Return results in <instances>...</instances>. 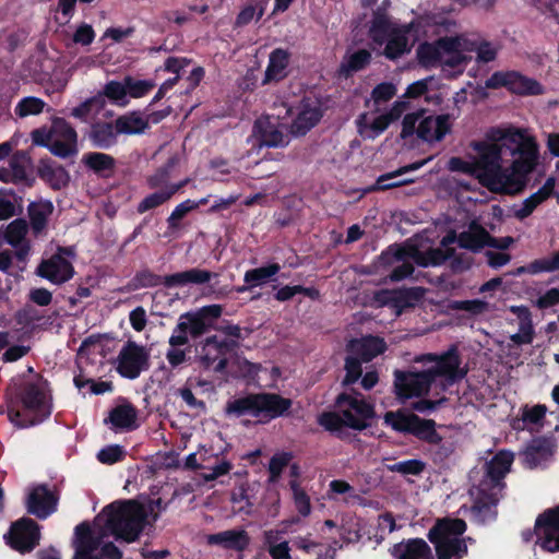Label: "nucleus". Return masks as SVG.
Instances as JSON below:
<instances>
[{"instance_id":"1","label":"nucleus","mask_w":559,"mask_h":559,"mask_svg":"<svg viewBox=\"0 0 559 559\" xmlns=\"http://www.w3.org/2000/svg\"><path fill=\"white\" fill-rule=\"evenodd\" d=\"M147 510L134 499L116 500L103 508L94 519V533L102 539L112 536L117 542H136L147 523Z\"/></svg>"},{"instance_id":"2","label":"nucleus","mask_w":559,"mask_h":559,"mask_svg":"<svg viewBox=\"0 0 559 559\" xmlns=\"http://www.w3.org/2000/svg\"><path fill=\"white\" fill-rule=\"evenodd\" d=\"M49 391V382L41 374L37 373L33 379L22 381L8 404L9 420L20 429L47 420L52 413Z\"/></svg>"},{"instance_id":"3","label":"nucleus","mask_w":559,"mask_h":559,"mask_svg":"<svg viewBox=\"0 0 559 559\" xmlns=\"http://www.w3.org/2000/svg\"><path fill=\"white\" fill-rule=\"evenodd\" d=\"M498 139L513 157L508 167L509 195L522 192L530 180V175L539 164V145L535 136L525 129L508 128L498 130Z\"/></svg>"},{"instance_id":"4","label":"nucleus","mask_w":559,"mask_h":559,"mask_svg":"<svg viewBox=\"0 0 559 559\" xmlns=\"http://www.w3.org/2000/svg\"><path fill=\"white\" fill-rule=\"evenodd\" d=\"M335 406L340 413L323 412L317 419L318 424L332 435L341 428L366 430L371 427V420L377 416L374 405L354 389L349 393H340L335 399Z\"/></svg>"},{"instance_id":"5","label":"nucleus","mask_w":559,"mask_h":559,"mask_svg":"<svg viewBox=\"0 0 559 559\" xmlns=\"http://www.w3.org/2000/svg\"><path fill=\"white\" fill-rule=\"evenodd\" d=\"M293 401L273 392L247 393L246 395L228 400L224 407L227 417L240 418L251 416L259 424H269L271 420L289 415Z\"/></svg>"},{"instance_id":"6","label":"nucleus","mask_w":559,"mask_h":559,"mask_svg":"<svg viewBox=\"0 0 559 559\" xmlns=\"http://www.w3.org/2000/svg\"><path fill=\"white\" fill-rule=\"evenodd\" d=\"M466 530L467 524L462 519H438L427 534L437 559H462L467 556L466 539L462 537Z\"/></svg>"},{"instance_id":"7","label":"nucleus","mask_w":559,"mask_h":559,"mask_svg":"<svg viewBox=\"0 0 559 559\" xmlns=\"http://www.w3.org/2000/svg\"><path fill=\"white\" fill-rule=\"evenodd\" d=\"M33 145L47 148L56 157L67 159L78 155V132L64 119L56 117L49 127L43 126L31 132Z\"/></svg>"},{"instance_id":"8","label":"nucleus","mask_w":559,"mask_h":559,"mask_svg":"<svg viewBox=\"0 0 559 559\" xmlns=\"http://www.w3.org/2000/svg\"><path fill=\"white\" fill-rule=\"evenodd\" d=\"M474 148L478 153L475 162L479 183L492 192L509 194L508 167L501 165L502 142H476Z\"/></svg>"},{"instance_id":"9","label":"nucleus","mask_w":559,"mask_h":559,"mask_svg":"<svg viewBox=\"0 0 559 559\" xmlns=\"http://www.w3.org/2000/svg\"><path fill=\"white\" fill-rule=\"evenodd\" d=\"M421 361L433 362V366L426 369V372L430 373L433 384L440 378L439 385L442 391L460 382L467 374V370L461 368L462 360L455 345L441 354H426L421 357Z\"/></svg>"},{"instance_id":"10","label":"nucleus","mask_w":559,"mask_h":559,"mask_svg":"<svg viewBox=\"0 0 559 559\" xmlns=\"http://www.w3.org/2000/svg\"><path fill=\"white\" fill-rule=\"evenodd\" d=\"M485 86L490 90L504 87L519 96H538L545 93V87L537 80L515 70L493 72L486 80Z\"/></svg>"},{"instance_id":"11","label":"nucleus","mask_w":559,"mask_h":559,"mask_svg":"<svg viewBox=\"0 0 559 559\" xmlns=\"http://www.w3.org/2000/svg\"><path fill=\"white\" fill-rule=\"evenodd\" d=\"M5 544L21 555L32 552L40 542V525L33 519L23 516L11 523L3 536Z\"/></svg>"},{"instance_id":"12","label":"nucleus","mask_w":559,"mask_h":559,"mask_svg":"<svg viewBox=\"0 0 559 559\" xmlns=\"http://www.w3.org/2000/svg\"><path fill=\"white\" fill-rule=\"evenodd\" d=\"M117 372L126 379L134 380L140 377L143 371L148 370L150 354L145 347L139 345L134 341H128L118 355Z\"/></svg>"},{"instance_id":"13","label":"nucleus","mask_w":559,"mask_h":559,"mask_svg":"<svg viewBox=\"0 0 559 559\" xmlns=\"http://www.w3.org/2000/svg\"><path fill=\"white\" fill-rule=\"evenodd\" d=\"M394 377L395 394L401 400L423 396L429 392L433 384L430 373L426 370L419 372L395 370Z\"/></svg>"},{"instance_id":"14","label":"nucleus","mask_w":559,"mask_h":559,"mask_svg":"<svg viewBox=\"0 0 559 559\" xmlns=\"http://www.w3.org/2000/svg\"><path fill=\"white\" fill-rule=\"evenodd\" d=\"M536 544L547 552L559 551V504L545 510L536 519Z\"/></svg>"},{"instance_id":"15","label":"nucleus","mask_w":559,"mask_h":559,"mask_svg":"<svg viewBox=\"0 0 559 559\" xmlns=\"http://www.w3.org/2000/svg\"><path fill=\"white\" fill-rule=\"evenodd\" d=\"M237 346L235 341H219L216 335L205 338L200 350V361L204 368L224 372L228 366L227 354Z\"/></svg>"},{"instance_id":"16","label":"nucleus","mask_w":559,"mask_h":559,"mask_svg":"<svg viewBox=\"0 0 559 559\" xmlns=\"http://www.w3.org/2000/svg\"><path fill=\"white\" fill-rule=\"evenodd\" d=\"M58 501V495L50 490L48 485L40 484L29 491L26 499V510L37 519L45 520L57 511Z\"/></svg>"},{"instance_id":"17","label":"nucleus","mask_w":559,"mask_h":559,"mask_svg":"<svg viewBox=\"0 0 559 559\" xmlns=\"http://www.w3.org/2000/svg\"><path fill=\"white\" fill-rule=\"evenodd\" d=\"M206 543L210 546H217L224 550L236 551V559H243L242 552L249 548L251 537L245 528L240 527L209 534Z\"/></svg>"},{"instance_id":"18","label":"nucleus","mask_w":559,"mask_h":559,"mask_svg":"<svg viewBox=\"0 0 559 559\" xmlns=\"http://www.w3.org/2000/svg\"><path fill=\"white\" fill-rule=\"evenodd\" d=\"M514 455L511 451L500 450L485 465L486 473L480 483H486L491 489L502 491L503 481L513 463Z\"/></svg>"},{"instance_id":"19","label":"nucleus","mask_w":559,"mask_h":559,"mask_svg":"<svg viewBox=\"0 0 559 559\" xmlns=\"http://www.w3.org/2000/svg\"><path fill=\"white\" fill-rule=\"evenodd\" d=\"M103 543L102 536H97L88 522L84 521L74 530V555L72 559H102L95 551Z\"/></svg>"},{"instance_id":"20","label":"nucleus","mask_w":559,"mask_h":559,"mask_svg":"<svg viewBox=\"0 0 559 559\" xmlns=\"http://www.w3.org/2000/svg\"><path fill=\"white\" fill-rule=\"evenodd\" d=\"M36 274L55 285H61L73 277L74 267L61 254H52L38 264Z\"/></svg>"},{"instance_id":"21","label":"nucleus","mask_w":559,"mask_h":559,"mask_svg":"<svg viewBox=\"0 0 559 559\" xmlns=\"http://www.w3.org/2000/svg\"><path fill=\"white\" fill-rule=\"evenodd\" d=\"M452 122L449 114L427 116L419 119L417 136L428 143L440 142L451 132Z\"/></svg>"},{"instance_id":"22","label":"nucleus","mask_w":559,"mask_h":559,"mask_svg":"<svg viewBox=\"0 0 559 559\" xmlns=\"http://www.w3.org/2000/svg\"><path fill=\"white\" fill-rule=\"evenodd\" d=\"M500 492L499 490L489 488L486 483H479L477 497L472 506V512L479 522L485 523L488 520L496 519L497 512L495 508L499 502Z\"/></svg>"},{"instance_id":"23","label":"nucleus","mask_w":559,"mask_h":559,"mask_svg":"<svg viewBox=\"0 0 559 559\" xmlns=\"http://www.w3.org/2000/svg\"><path fill=\"white\" fill-rule=\"evenodd\" d=\"M427 162H428V159L417 160V162L411 163L408 165L401 166L396 170L385 173V174L379 176L373 185L365 188L364 193L386 191L390 189L400 188V187L409 185V183L414 182L413 179H402V180H392V179H395L396 177H400L404 174L418 170Z\"/></svg>"},{"instance_id":"24","label":"nucleus","mask_w":559,"mask_h":559,"mask_svg":"<svg viewBox=\"0 0 559 559\" xmlns=\"http://www.w3.org/2000/svg\"><path fill=\"white\" fill-rule=\"evenodd\" d=\"M119 133L115 121L97 120L90 126L86 138L92 147L98 150H110L118 144Z\"/></svg>"},{"instance_id":"25","label":"nucleus","mask_w":559,"mask_h":559,"mask_svg":"<svg viewBox=\"0 0 559 559\" xmlns=\"http://www.w3.org/2000/svg\"><path fill=\"white\" fill-rule=\"evenodd\" d=\"M386 344L383 338L373 335L353 338L346 345V352L358 357L364 362H369L378 355L385 352Z\"/></svg>"},{"instance_id":"26","label":"nucleus","mask_w":559,"mask_h":559,"mask_svg":"<svg viewBox=\"0 0 559 559\" xmlns=\"http://www.w3.org/2000/svg\"><path fill=\"white\" fill-rule=\"evenodd\" d=\"M104 421L105 424H110L111 429L115 431L129 432L138 429L140 426L138 423V409L128 401L112 407Z\"/></svg>"},{"instance_id":"27","label":"nucleus","mask_w":559,"mask_h":559,"mask_svg":"<svg viewBox=\"0 0 559 559\" xmlns=\"http://www.w3.org/2000/svg\"><path fill=\"white\" fill-rule=\"evenodd\" d=\"M216 277H218V274L215 272L192 267L182 272L166 275V288L203 285Z\"/></svg>"},{"instance_id":"28","label":"nucleus","mask_w":559,"mask_h":559,"mask_svg":"<svg viewBox=\"0 0 559 559\" xmlns=\"http://www.w3.org/2000/svg\"><path fill=\"white\" fill-rule=\"evenodd\" d=\"M406 257L407 251L405 248L402 247H397L395 249L389 247L388 250L381 253L380 259L385 264H392L394 262L401 261L403 262L402 264L395 266L389 274V278L391 282H401L413 275L415 267L411 262L405 261Z\"/></svg>"},{"instance_id":"29","label":"nucleus","mask_w":559,"mask_h":559,"mask_svg":"<svg viewBox=\"0 0 559 559\" xmlns=\"http://www.w3.org/2000/svg\"><path fill=\"white\" fill-rule=\"evenodd\" d=\"M81 162L86 169L103 179L111 178L117 166L116 158L104 152L84 153Z\"/></svg>"},{"instance_id":"30","label":"nucleus","mask_w":559,"mask_h":559,"mask_svg":"<svg viewBox=\"0 0 559 559\" xmlns=\"http://www.w3.org/2000/svg\"><path fill=\"white\" fill-rule=\"evenodd\" d=\"M290 62V53L287 49L275 48L269 56V63L264 72L262 84L280 82L287 76V68Z\"/></svg>"},{"instance_id":"31","label":"nucleus","mask_w":559,"mask_h":559,"mask_svg":"<svg viewBox=\"0 0 559 559\" xmlns=\"http://www.w3.org/2000/svg\"><path fill=\"white\" fill-rule=\"evenodd\" d=\"M391 554L397 559H433L430 546L423 538H409L397 543Z\"/></svg>"},{"instance_id":"32","label":"nucleus","mask_w":559,"mask_h":559,"mask_svg":"<svg viewBox=\"0 0 559 559\" xmlns=\"http://www.w3.org/2000/svg\"><path fill=\"white\" fill-rule=\"evenodd\" d=\"M37 175L53 190H60L68 186L70 176L63 166H53L50 158H41L37 166Z\"/></svg>"},{"instance_id":"33","label":"nucleus","mask_w":559,"mask_h":559,"mask_svg":"<svg viewBox=\"0 0 559 559\" xmlns=\"http://www.w3.org/2000/svg\"><path fill=\"white\" fill-rule=\"evenodd\" d=\"M413 24H405L393 28V32L385 39L386 44L383 55L389 60H396L403 55L407 53L411 49L408 47V37Z\"/></svg>"},{"instance_id":"34","label":"nucleus","mask_w":559,"mask_h":559,"mask_svg":"<svg viewBox=\"0 0 559 559\" xmlns=\"http://www.w3.org/2000/svg\"><path fill=\"white\" fill-rule=\"evenodd\" d=\"M371 52L367 49H358L350 55H345L336 70V76L348 80L356 72L366 69L371 62Z\"/></svg>"},{"instance_id":"35","label":"nucleus","mask_w":559,"mask_h":559,"mask_svg":"<svg viewBox=\"0 0 559 559\" xmlns=\"http://www.w3.org/2000/svg\"><path fill=\"white\" fill-rule=\"evenodd\" d=\"M114 121L119 135H140L150 129L148 119L136 110L120 115Z\"/></svg>"},{"instance_id":"36","label":"nucleus","mask_w":559,"mask_h":559,"mask_svg":"<svg viewBox=\"0 0 559 559\" xmlns=\"http://www.w3.org/2000/svg\"><path fill=\"white\" fill-rule=\"evenodd\" d=\"M556 178L550 176L545 183L533 194L526 198L520 210L515 212V217L524 219L528 217L535 209L555 194Z\"/></svg>"},{"instance_id":"37","label":"nucleus","mask_w":559,"mask_h":559,"mask_svg":"<svg viewBox=\"0 0 559 559\" xmlns=\"http://www.w3.org/2000/svg\"><path fill=\"white\" fill-rule=\"evenodd\" d=\"M53 212V204L49 200L31 202L27 206L29 224L34 236L45 231L48 218Z\"/></svg>"},{"instance_id":"38","label":"nucleus","mask_w":559,"mask_h":559,"mask_svg":"<svg viewBox=\"0 0 559 559\" xmlns=\"http://www.w3.org/2000/svg\"><path fill=\"white\" fill-rule=\"evenodd\" d=\"M487 236L488 230L476 221H473L468 225L467 230L460 233V248L478 253L486 247Z\"/></svg>"},{"instance_id":"39","label":"nucleus","mask_w":559,"mask_h":559,"mask_svg":"<svg viewBox=\"0 0 559 559\" xmlns=\"http://www.w3.org/2000/svg\"><path fill=\"white\" fill-rule=\"evenodd\" d=\"M188 180H181L179 182L173 183L169 187H166V189L157 190L145 198L138 204L136 212L139 214H143L150 210H154L163 204H165L167 201H169L179 190H181L186 185Z\"/></svg>"},{"instance_id":"40","label":"nucleus","mask_w":559,"mask_h":559,"mask_svg":"<svg viewBox=\"0 0 559 559\" xmlns=\"http://www.w3.org/2000/svg\"><path fill=\"white\" fill-rule=\"evenodd\" d=\"M552 443L547 438H536L526 447L523 452V460L526 466L534 468L552 455Z\"/></svg>"},{"instance_id":"41","label":"nucleus","mask_w":559,"mask_h":559,"mask_svg":"<svg viewBox=\"0 0 559 559\" xmlns=\"http://www.w3.org/2000/svg\"><path fill=\"white\" fill-rule=\"evenodd\" d=\"M426 294V288L420 286L394 288V310L401 314L408 308L419 305Z\"/></svg>"},{"instance_id":"42","label":"nucleus","mask_w":559,"mask_h":559,"mask_svg":"<svg viewBox=\"0 0 559 559\" xmlns=\"http://www.w3.org/2000/svg\"><path fill=\"white\" fill-rule=\"evenodd\" d=\"M10 171L20 183H25L32 187L34 178L28 175V169L32 167V157L28 152L20 150L12 154L9 160Z\"/></svg>"},{"instance_id":"43","label":"nucleus","mask_w":559,"mask_h":559,"mask_svg":"<svg viewBox=\"0 0 559 559\" xmlns=\"http://www.w3.org/2000/svg\"><path fill=\"white\" fill-rule=\"evenodd\" d=\"M160 285L166 287V275H158L148 267H144L135 272L133 277L127 283L124 289L127 292H134L142 288H154Z\"/></svg>"},{"instance_id":"44","label":"nucleus","mask_w":559,"mask_h":559,"mask_svg":"<svg viewBox=\"0 0 559 559\" xmlns=\"http://www.w3.org/2000/svg\"><path fill=\"white\" fill-rule=\"evenodd\" d=\"M323 114L320 106H312L309 103L302 105V108L293 122V129L299 134H306L319 123Z\"/></svg>"},{"instance_id":"45","label":"nucleus","mask_w":559,"mask_h":559,"mask_svg":"<svg viewBox=\"0 0 559 559\" xmlns=\"http://www.w3.org/2000/svg\"><path fill=\"white\" fill-rule=\"evenodd\" d=\"M414 420L411 435L428 444L440 443L442 436L436 430V421L433 419L421 418L417 415Z\"/></svg>"},{"instance_id":"46","label":"nucleus","mask_w":559,"mask_h":559,"mask_svg":"<svg viewBox=\"0 0 559 559\" xmlns=\"http://www.w3.org/2000/svg\"><path fill=\"white\" fill-rule=\"evenodd\" d=\"M416 414L414 413H405L402 409L399 411H389L384 414V423L397 432L408 433L411 435L414 419H416Z\"/></svg>"},{"instance_id":"47","label":"nucleus","mask_w":559,"mask_h":559,"mask_svg":"<svg viewBox=\"0 0 559 559\" xmlns=\"http://www.w3.org/2000/svg\"><path fill=\"white\" fill-rule=\"evenodd\" d=\"M231 376L236 379L246 380L247 382H252L258 378V374L261 370L260 364H254L246 358L237 357L230 364Z\"/></svg>"},{"instance_id":"48","label":"nucleus","mask_w":559,"mask_h":559,"mask_svg":"<svg viewBox=\"0 0 559 559\" xmlns=\"http://www.w3.org/2000/svg\"><path fill=\"white\" fill-rule=\"evenodd\" d=\"M281 270L278 263H270L264 266L248 270L245 273L243 282L250 286H259L266 283L271 277L276 275Z\"/></svg>"},{"instance_id":"49","label":"nucleus","mask_w":559,"mask_h":559,"mask_svg":"<svg viewBox=\"0 0 559 559\" xmlns=\"http://www.w3.org/2000/svg\"><path fill=\"white\" fill-rule=\"evenodd\" d=\"M385 468L392 473H399L407 476H419L426 469V463L418 459H411L406 461H400L394 464H386Z\"/></svg>"},{"instance_id":"50","label":"nucleus","mask_w":559,"mask_h":559,"mask_svg":"<svg viewBox=\"0 0 559 559\" xmlns=\"http://www.w3.org/2000/svg\"><path fill=\"white\" fill-rule=\"evenodd\" d=\"M46 103L34 96H27L22 98L15 106L14 112L20 118H25L28 116L39 115L43 112Z\"/></svg>"},{"instance_id":"51","label":"nucleus","mask_w":559,"mask_h":559,"mask_svg":"<svg viewBox=\"0 0 559 559\" xmlns=\"http://www.w3.org/2000/svg\"><path fill=\"white\" fill-rule=\"evenodd\" d=\"M364 361L358 359V357L353 356L352 354L347 353V356L345 357V377L342 380L343 386H349L354 383H356L360 377L362 376V365Z\"/></svg>"},{"instance_id":"52","label":"nucleus","mask_w":559,"mask_h":559,"mask_svg":"<svg viewBox=\"0 0 559 559\" xmlns=\"http://www.w3.org/2000/svg\"><path fill=\"white\" fill-rule=\"evenodd\" d=\"M393 28L390 19H372L369 26V34L374 43L382 45L393 32Z\"/></svg>"},{"instance_id":"53","label":"nucleus","mask_w":559,"mask_h":559,"mask_svg":"<svg viewBox=\"0 0 559 559\" xmlns=\"http://www.w3.org/2000/svg\"><path fill=\"white\" fill-rule=\"evenodd\" d=\"M417 58L424 66H435L441 63L442 56L440 53L437 41L433 44L424 43L417 49Z\"/></svg>"},{"instance_id":"54","label":"nucleus","mask_w":559,"mask_h":559,"mask_svg":"<svg viewBox=\"0 0 559 559\" xmlns=\"http://www.w3.org/2000/svg\"><path fill=\"white\" fill-rule=\"evenodd\" d=\"M293 454L290 452H280L274 454L269 462V478L274 483L281 477L284 468L290 463Z\"/></svg>"},{"instance_id":"55","label":"nucleus","mask_w":559,"mask_h":559,"mask_svg":"<svg viewBox=\"0 0 559 559\" xmlns=\"http://www.w3.org/2000/svg\"><path fill=\"white\" fill-rule=\"evenodd\" d=\"M198 209V204L193 200H186L179 203L170 213L167 218V226L171 230H177L180 228V221L191 211Z\"/></svg>"},{"instance_id":"56","label":"nucleus","mask_w":559,"mask_h":559,"mask_svg":"<svg viewBox=\"0 0 559 559\" xmlns=\"http://www.w3.org/2000/svg\"><path fill=\"white\" fill-rule=\"evenodd\" d=\"M450 308L456 311H466L473 316H479L488 311L489 304L481 299L453 300Z\"/></svg>"},{"instance_id":"57","label":"nucleus","mask_w":559,"mask_h":559,"mask_svg":"<svg viewBox=\"0 0 559 559\" xmlns=\"http://www.w3.org/2000/svg\"><path fill=\"white\" fill-rule=\"evenodd\" d=\"M127 451L122 445L110 444L100 449L96 455L97 460L106 465H112L126 459Z\"/></svg>"},{"instance_id":"58","label":"nucleus","mask_w":559,"mask_h":559,"mask_svg":"<svg viewBox=\"0 0 559 559\" xmlns=\"http://www.w3.org/2000/svg\"><path fill=\"white\" fill-rule=\"evenodd\" d=\"M26 233V222L22 218H16L7 226L4 239L9 245L16 247L24 239Z\"/></svg>"},{"instance_id":"59","label":"nucleus","mask_w":559,"mask_h":559,"mask_svg":"<svg viewBox=\"0 0 559 559\" xmlns=\"http://www.w3.org/2000/svg\"><path fill=\"white\" fill-rule=\"evenodd\" d=\"M124 82L127 86V95H130L132 98H140L145 96L155 86L153 81L135 80L130 75L124 78Z\"/></svg>"},{"instance_id":"60","label":"nucleus","mask_w":559,"mask_h":559,"mask_svg":"<svg viewBox=\"0 0 559 559\" xmlns=\"http://www.w3.org/2000/svg\"><path fill=\"white\" fill-rule=\"evenodd\" d=\"M186 319V326L189 334L192 337H199L207 332L210 325L206 323L204 318L197 313H185L181 316V320Z\"/></svg>"},{"instance_id":"61","label":"nucleus","mask_w":559,"mask_h":559,"mask_svg":"<svg viewBox=\"0 0 559 559\" xmlns=\"http://www.w3.org/2000/svg\"><path fill=\"white\" fill-rule=\"evenodd\" d=\"M104 95L115 104L126 105L127 86L126 82L109 81L104 87Z\"/></svg>"},{"instance_id":"62","label":"nucleus","mask_w":559,"mask_h":559,"mask_svg":"<svg viewBox=\"0 0 559 559\" xmlns=\"http://www.w3.org/2000/svg\"><path fill=\"white\" fill-rule=\"evenodd\" d=\"M260 143L267 147H280L286 145L283 132L273 126H267L261 130Z\"/></svg>"},{"instance_id":"63","label":"nucleus","mask_w":559,"mask_h":559,"mask_svg":"<svg viewBox=\"0 0 559 559\" xmlns=\"http://www.w3.org/2000/svg\"><path fill=\"white\" fill-rule=\"evenodd\" d=\"M530 267L531 275L559 271V250L556 251L551 258H542L530 262Z\"/></svg>"},{"instance_id":"64","label":"nucleus","mask_w":559,"mask_h":559,"mask_svg":"<svg viewBox=\"0 0 559 559\" xmlns=\"http://www.w3.org/2000/svg\"><path fill=\"white\" fill-rule=\"evenodd\" d=\"M396 94V86L391 82H382L377 84L372 92L371 98L374 104L380 105L392 99Z\"/></svg>"}]
</instances>
